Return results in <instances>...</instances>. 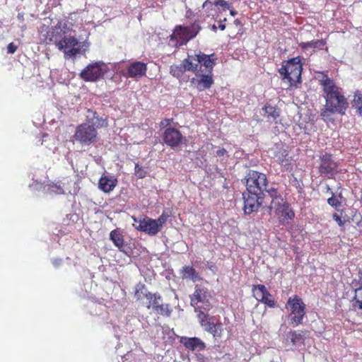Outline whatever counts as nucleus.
<instances>
[{"mask_svg": "<svg viewBox=\"0 0 362 362\" xmlns=\"http://www.w3.org/2000/svg\"><path fill=\"white\" fill-rule=\"evenodd\" d=\"M321 75L319 83L322 89V96L325 100V105L321 110L320 116L325 122H334L333 115L335 113L341 116L346 114L349 107V102L342 93L341 88L336 85L332 78L324 72L321 73Z\"/></svg>", "mask_w": 362, "mask_h": 362, "instance_id": "1", "label": "nucleus"}, {"mask_svg": "<svg viewBox=\"0 0 362 362\" xmlns=\"http://www.w3.org/2000/svg\"><path fill=\"white\" fill-rule=\"evenodd\" d=\"M284 63L279 69L282 81L288 83V88L296 86L301 83L303 64L300 57H293Z\"/></svg>", "mask_w": 362, "mask_h": 362, "instance_id": "2", "label": "nucleus"}, {"mask_svg": "<svg viewBox=\"0 0 362 362\" xmlns=\"http://www.w3.org/2000/svg\"><path fill=\"white\" fill-rule=\"evenodd\" d=\"M66 30L62 28V23L59 22L55 26L52 27L45 36L47 44L54 43L59 50L74 47L78 45V40L74 36L66 37Z\"/></svg>", "mask_w": 362, "mask_h": 362, "instance_id": "3", "label": "nucleus"}, {"mask_svg": "<svg viewBox=\"0 0 362 362\" xmlns=\"http://www.w3.org/2000/svg\"><path fill=\"white\" fill-rule=\"evenodd\" d=\"M285 307L289 311V325L297 327L303 324L306 315V305L299 296L293 295L289 297Z\"/></svg>", "mask_w": 362, "mask_h": 362, "instance_id": "4", "label": "nucleus"}, {"mask_svg": "<svg viewBox=\"0 0 362 362\" xmlns=\"http://www.w3.org/2000/svg\"><path fill=\"white\" fill-rule=\"evenodd\" d=\"M95 124L82 123L76 128L74 138L81 145L89 146L98 140V127H95Z\"/></svg>", "mask_w": 362, "mask_h": 362, "instance_id": "5", "label": "nucleus"}, {"mask_svg": "<svg viewBox=\"0 0 362 362\" xmlns=\"http://www.w3.org/2000/svg\"><path fill=\"white\" fill-rule=\"evenodd\" d=\"M197 317L199 325L204 327L206 332L212 334L214 338H221L222 337L223 328V324L219 320L214 322L215 317L210 316L204 310L197 311Z\"/></svg>", "mask_w": 362, "mask_h": 362, "instance_id": "6", "label": "nucleus"}, {"mask_svg": "<svg viewBox=\"0 0 362 362\" xmlns=\"http://www.w3.org/2000/svg\"><path fill=\"white\" fill-rule=\"evenodd\" d=\"M109 69L103 62H95L89 64L79 74L81 79L87 82H95L103 78Z\"/></svg>", "mask_w": 362, "mask_h": 362, "instance_id": "7", "label": "nucleus"}, {"mask_svg": "<svg viewBox=\"0 0 362 362\" xmlns=\"http://www.w3.org/2000/svg\"><path fill=\"white\" fill-rule=\"evenodd\" d=\"M210 298L211 295L208 289L197 285L193 294L190 296V303L197 313L199 310L209 311L211 308Z\"/></svg>", "mask_w": 362, "mask_h": 362, "instance_id": "8", "label": "nucleus"}, {"mask_svg": "<svg viewBox=\"0 0 362 362\" xmlns=\"http://www.w3.org/2000/svg\"><path fill=\"white\" fill-rule=\"evenodd\" d=\"M200 29L199 24L196 22L189 26L177 25L170 35V40L177 41L179 39L180 45H185L197 36Z\"/></svg>", "mask_w": 362, "mask_h": 362, "instance_id": "9", "label": "nucleus"}, {"mask_svg": "<svg viewBox=\"0 0 362 362\" xmlns=\"http://www.w3.org/2000/svg\"><path fill=\"white\" fill-rule=\"evenodd\" d=\"M267 185L266 175L255 170H250L246 179V189L248 192L264 193Z\"/></svg>", "mask_w": 362, "mask_h": 362, "instance_id": "10", "label": "nucleus"}, {"mask_svg": "<svg viewBox=\"0 0 362 362\" xmlns=\"http://www.w3.org/2000/svg\"><path fill=\"white\" fill-rule=\"evenodd\" d=\"M243 196L244 199V212L246 214H250L258 211L263 204L264 194L247 191L243 194Z\"/></svg>", "mask_w": 362, "mask_h": 362, "instance_id": "11", "label": "nucleus"}, {"mask_svg": "<svg viewBox=\"0 0 362 362\" xmlns=\"http://www.w3.org/2000/svg\"><path fill=\"white\" fill-rule=\"evenodd\" d=\"M147 64L143 62H129L125 69L120 71V74L125 78L139 79L146 76Z\"/></svg>", "mask_w": 362, "mask_h": 362, "instance_id": "12", "label": "nucleus"}, {"mask_svg": "<svg viewBox=\"0 0 362 362\" xmlns=\"http://www.w3.org/2000/svg\"><path fill=\"white\" fill-rule=\"evenodd\" d=\"M338 164L332 159V155L325 153L320 156L319 173L321 175L333 176L337 173Z\"/></svg>", "mask_w": 362, "mask_h": 362, "instance_id": "13", "label": "nucleus"}, {"mask_svg": "<svg viewBox=\"0 0 362 362\" xmlns=\"http://www.w3.org/2000/svg\"><path fill=\"white\" fill-rule=\"evenodd\" d=\"M133 220L134 227L139 231L144 232L151 236L156 235L159 232L158 226L155 219L144 216L139 219L133 217Z\"/></svg>", "mask_w": 362, "mask_h": 362, "instance_id": "14", "label": "nucleus"}, {"mask_svg": "<svg viewBox=\"0 0 362 362\" xmlns=\"http://www.w3.org/2000/svg\"><path fill=\"white\" fill-rule=\"evenodd\" d=\"M183 139L181 132L174 127L166 128L163 134V141L171 148L179 146L182 143Z\"/></svg>", "mask_w": 362, "mask_h": 362, "instance_id": "15", "label": "nucleus"}, {"mask_svg": "<svg viewBox=\"0 0 362 362\" xmlns=\"http://www.w3.org/2000/svg\"><path fill=\"white\" fill-rule=\"evenodd\" d=\"M196 77L190 81L192 86L199 91H203L211 87L214 84L212 74H201L199 71L195 73Z\"/></svg>", "mask_w": 362, "mask_h": 362, "instance_id": "16", "label": "nucleus"}, {"mask_svg": "<svg viewBox=\"0 0 362 362\" xmlns=\"http://www.w3.org/2000/svg\"><path fill=\"white\" fill-rule=\"evenodd\" d=\"M192 59L197 62V64H201L204 66L207 73L212 74L213 69L216 65L215 54H205L200 52L192 57Z\"/></svg>", "mask_w": 362, "mask_h": 362, "instance_id": "17", "label": "nucleus"}, {"mask_svg": "<svg viewBox=\"0 0 362 362\" xmlns=\"http://www.w3.org/2000/svg\"><path fill=\"white\" fill-rule=\"evenodd\" d=\"M275 160L283 166L286 170H292V163L291 159L289 156L288 151L284 148H279L274 156Z\"/></svg>", "mask_w": 362, "mask_h": 362, "instance_id": "18", "label": "nucleus"}, {"mask_svg": "<svg viewBox=\"0 0 362 362\" xmlns=\"http://www.w3.org/2000/svg\"><path fill=\"white\" fill-rule=\"evenodd\" d=\"M181 341L185 347L192 351H203L206 349L205 343L198 337H185L182 338Z\"/></svg>", "mask_w": 362, "mask_h": 362, "instance_id": "19", "label": "nucleus"}, {"mask_svg": "<svg viewBox=\"0 0 362 362\" xmlns=\"http://www.w3.org/2000/svg\"><path fill=\"white\" fill-rule=\"evenodd\" d=\"M117 184V180L112 176L103 175L98 181L99 189L105 193L112 192Z\"/></svg>", "mask_w": 362, "mask_h": 362, "instance_id": "20", "label": "nucleus"}, {"mask_svg": "<svg viewBox=\"0 0 362 362\" xmlns=\"http://www.w3.org/2000/svg\"><path fill=\"white\" fill-rule=\"evenodd\" d=\"M110 239L120 252L127 255V252L124 250L125 244L124 235L119 228L114 229L110 232Z\"/></svg>", "mask_w": 362, "mask_h": 362, "instance_id": "21", "label": "nucleus"}, {"mask_svg": "<svg viewBox=\"0 0 362 362\" xmlns=\"http://www.w3.org/2000/svg\"><path fill=\"white\" fill-rule=\"evenodd\" d=\"M275 214L281 218V222L288 221L294 218L295 213L291 208V204L288 202L284 204L280 209L275 211Z\"/></svg>", "mask_w": 362, "mask_h": 362, "instance_id": "22", "label": "nucleus"}, {"mask_svg": "<svg viewBox=\"0 0 362 362\" xmlns=\"http://www.w3.org/2000/svg\"><path fill=\"white\" fill-rule=\"evenodd\" d=\"M86 123L95 124V127L98 128L107 126L106 120L103 119L102 117H99L98 113L91 109L87 110Z\"/></svg>", "mask_w": 362, "mask_h": 362, "instance_id": "23", "label": "nucleus"}, {"mask_svg": "<svg viewBox=\"0 0 362 362\" xmlns=\"http://www.w3.org/2000/svg\"><path fill=\"white\" fill-rule=\"evenodd\" d=\"M181 274L182 279H189L194 282L202 279L195 269L191 266L183 267L181 270Z\"/></svg>", "mask_w": 362, "mask_h": 362, "instance_id": "24", "label": "nucleus"}, {"mask_svg": "<svg viewBox=\"0 0 362 362\" xmlns=\"http://www.w3.org/2000/svg\"><path fill=\"white\" fill-rule=\"evenodd\" d=\"M264 115L268 119L276 120L280 115V110L276 106H272L270 104H265L262 107Z\"/></svg>", "mask_w": 362, "mask_h": 362, "instance_id": "25", "label": "nucleus"}, {"mask_svg": "<svg viewBox=\"0 0 362 362\" xmlns=\"http://www.w3.org/2000/svg\"><path fill=\"white\" fill-rule=\"evenodd\" d=\"M252 296L255 298L257 300L259 301V299L264 297V296H269V292L267 289L264 285L263 284H254L252 286Z\"/></svg>", "mask_w": 362, "mask_h": 362, "instance_id": "26", "label": "nucleus"}, {"mask_svg": "<svg viewBox=\"0 0 362 362\" xmlns=\"http://www.w3.org/2000/svg\"><path fill=\"white\" fill-rule=\"evenodd\" d=\"M339 214L334 213L332 214V218L341 228H343L347 222L350 221L351 218L346 214L344 209L339 210Z\"/></svg>", "mask_w": 362, "mask_h": 362, "instance_id": "27", "label": "nucleus"}, {"mask_svg": "<svg viewBox=\"0 0 362 362\" xmlns=\"http://www.w3.org/2000/svg\"><path fill=\"white\" fill-rule=\"evenodd\" d=\"M352 107L356 110L357 115L362 117V93L360 91L355 93Z\"/></svg>", "mask_w": 362, "mask_h": 362, "instance_id": "28", "label": "nucleus"}, {"mask_svg": "<svg viewBox=\"0 0 362 362\" xmlns=\"http://www.w3.org/2000/svg\"><path fill=\"white\" fill-rule=\"evenodd\" d=\"M148 296L149 297L150 300H152V303H151V304L146 305V308L147 309L152 308L153 310L155 312L162 301V297L158 293H148Z\"/></svg>", "mask_w": 362, "mask_h": 362, "instance_id": "29", "label": "nucleus"}, {"mask_svg": "<svg viewBox=\"0 0 362 362\" xmlns=\"http://www.w3.org/2000/svg\"><path fill=\"white\" fill-rule=\"evenodd\" d=\"M352 306L354 308L362 310V287L355 289V293L352 300Z\"/></svg>", "mask_w": 362, "mask_h": 362, "instance_id": "30", "label": "nucleus"}, {"mask_svg": "<svg viewBox=\"0 0 362 362\" xmlns=\"http://www.w3.org/2000/svg\"><path fill=\"white\" fill-rule=\"evenodd\" d=\"M306 331L299 330V331H290L288 333L291 342L295 344L298 341L303 340V337L306 334Z\"/></svg>", "mask_w": 362, "mask_h": 362, "instance_id": "31", "label": "nucleus"}, {"mask_svg": "<svg viewBox=\"0 0 362 362\" xmlns=\"http://www.w3.org/2000/svg\"><path fill=\"white\" fill-rule=\"evenodd\" d=\"M155 313L164 317H170L172 313V309L169 304L160 303Z\"/></svg>", "mask_w": 362, "mask_h": 362, "instance_id": "32", "label": "nucleus"}, {"mask_svg": "<svg viewBox=\"0 0 362 362\" xmlns=\"http://www.w3.org/2000/svg\"><path fill=\"white\" fill-rule=\"evenodd\" d=\"M192 57H191L192 60L189 58L185 59L182 60V64H180L185 69V71H191L194 73L197 71L198 64H194Z\"/></svg>", "mask_w": 362, "mask_h": 362, "instance_id": "33", "label": "nucleus"}, {"mask_svg": "<svg viewBox=\"0 0 362 362\" xmlns=\"http://www.w3.org/2000/svg\"><path fill=\"white\" fill-rule=\"evenodd\" d=\"M286 203H288V202L285 200L281 195L280 197L275 198L271 201L269 209L270 210L274 209V211H276L278 209H280L281 207H282Z\"/></svg>", "mask_w": 362, "mask_h": 362, "instance_id": "34", "label": "nucleus"}, {"mask_svg": "<svg viewBox=\"0 0 362 362\" xmlns=\"http://www.w3.org/2000/svg\"><path fill=\"white\" fill-rule=\"evenodd\" d=\"M148 292L145 284H139L135 287L134 298L136 300H140L143 296L145 297V293Z\"/></svg>", "mask_w": 362, "mask_h": 362, "instance_id": "35", "label": "nucleus"}, {"mask_svg": "<svg viewBox=\"0 0 362 362\" xmlns=\"http://www.w3.org/2000/svg\"><path fill=\"white\" fill-rule=\"evenodd\" d=\"M185 72V69L180 64V65L174 64V65L170 66V74L177 78L182 77Z\"/></svg>", "mask_w": 362, "mask_h": 362, "instance_id": "36", "label": "nucleus"}, {"mask_svg": "<svg viewBox=\"0 0 362 362\" xmlns=\"http://www.w3.org/2000/svg\"><path fill=\"white\" fill-rule=\"evenodd\" d=\"M259 302H261L265 305H267L269 308H275L277 305L276 301L273 298L272 295L269 293V296H264V297L259 299Z\"/></svg>", "mask_w": 362, "mask_h": 362, "instance_id": "37", "label": "nucleus"}, {"mask_svg": "<svg viewBox=\"0 0 362 362\" xmlns=\"http://www.w3.org/2000/svg\"><path fill=\"white\" fill-rule=\"evenodd\" d=\"M70 47H71V49H62L64 53V58L66 59L75 57L81 52L80 47H76V46Z\"/></svg>", "mask_w": 362, "mask_h": 362, "instance_id": "38", "label": "nucleus"}, {"mask_svg": "<svg viewBox=\"0 0 362 362\" xmlns=\"http://www.w3.org/2000/svg\"><path fill=\"white\" fill-rule=\"evenodd\" d=\"M47 190L49 193H54L56 194H64V190L63 187L57 183H50L47 185Z\"/></svg>", "mask_w": 362, "mask_h": 362, "instance_id": "39", "label": "nucleus"}, {"mask_svg": "<svg viewBox=\"0 0 362 362\" xmlns=\"http://www.w3.org/2000/svg\"><path fill=\"white\" fill-rule=\"evenodd\" d=\"M327 191H330L332 194V197L327 199V204L332 207L337 209L341 206V202L334 197V192L331 190L329 186H327Z\"/></svg>", "mask_w": 362, "mask_h": 362, "instance_id": "40", "label": "nucleus"}, {"mask_svg": "<svg viewBox=\"0 0 362 362\" xmlns=\"http://www.w3.org/2000/svg\"><path fill=\"white\" fill-rule=\"evenodd\" d=\"M266 191L268 193L270 198L272 199V200H273L274 199L277 198L281 195L279 193V192L278 191V189L274 187H271V188L267 189Z\"/></svg>", "mask_w": 362, "mask_h": 362, "instance_id": "41", "label": "nucleus"}, {"mask_svg": "<svg viewBox=\"0 0 362 362\" xmlns=\"http://www.w3.org/2000/svg\"><path fill=\"white\" fill-rule=\"evenodd\" d=\"M167 216L164 214L160 215L158 219H155V221H156V223L158 226L159 231L162 228L163 224L166 222Z\"/></svg>", "mask_w": 362, "mask_h": 362, "instance_id": "42", "label": "nucleus"}, {"mask_svg": "<svg viewBox=\"0 0 362 362\" xmlns=\"http://www.w3.org/2000/svg\"><path fill=\"white\" fill-rule=\"evenodd\" d=\"M313 48L322 49L326 45V41L323 39H321L313 40Z\"/></svg>", "mask_w": 362, "mask_h": 362, "instance_id": "43", "label": "nucleus"}, {"mask_svg": "<svg viewBox=\"0 0 362 362\" xmlns=\"http://www.w3.org/2000/svg\"><path fill=\"white\" fill-rule=\"evenodd\" d=\"M214 4L216 6L224 7L228 9H230V8L231 7V4L226 1L225 0H217L214 1Z\"/></svg>", "mask_w": 362, "mask_h": 362, "instance_id": "44", "label": "nucleus"}, {"mask_svg": "<svg viewBox=\"0 0 362 362\" xmlns=\"http://www.w3.org/2000/svg\"><path fill=\"white\" fill-rule=\"evenodd\" d=\"M354 218H356V224L358 226L361 227L362 226V216H361V214L359 212L356 211L354 215L353 216V219Z\"/></svg>", "mask_w": 362, "mask_h": 362, "instance_id": "45", "label": "nucleus"}, {"mask_svg": "<svg viewBox=\"0 0 362 362\" xmlns=\"http://www.w3.org/2000/svg\"><path fill=\"white\" fill-rule=\"evenodd\" d=\"M313 40H311V41H308V42H300L299 44V46L301 47V49H303L304 50H307L309 48H313Z\"/></svg>", "mask_w": 362, "mask_h": 362, "instance_id": "46", "label": "nucleus"}, {"mask_svg": "<svg viewBox=\"0 0 362 362\" xmlns=\"http://www.w3.org/2000/svg\"><path fill=\"white\" fill-rule=\"evenodd\" d=\"M17 48H18L17 45H16L13 42L9 43L7 47L8 53H9V54L15 53L17 50Z\"/></svg>", "mask_w": 362, "mask_h": 362, "instance_id": "47", "label": "nucleus"}, {"mask_svg": "<svg viewBox=\"0 0 362 362\" xmlns=\"http://www.w3.org/2000/svg\"><path fill=\"white\" fill-rule=\"evenodd\" d=\"M173 120V119H163L160 122V127L163 128L167 127L171 124Z\"/></svg>", "mask_w": 362, "mask_h": 362, "instance_id": "48", "label": "nucleus"}, {"mask_svg": "<svg viewBox=\"0 0 362 362\" xmlns=\"http://www.w3.org/2000/svg\"><path fill=\"white\" fill-rule=\"evenodd\" d=\"M216 156H218V157H222V156H228L227 151L225 148H223L216 151Z\"/></svg>", "mask_w": 362, "mask_h": 362, "instance_id": "49", "label": "nucleus"}, {"mask_svg": "<svg viewBox=\"0 0 362 362\" xmlns=\"http://www.w3.org/2000/svg\"><path fill=\"white\" fill-rule=\"evenodd\" d=\"M141 170V168L139 167L138 164H136L135 165V171L136 174H139V177H145V175H143L142 173H139V171Z\"/></svg>", "mask_w": 362, "mask_h": 362, "instance_id": "50", "label": "nucleus"}, {"mask_svg": "<svg viewBox=\"0 0 362 362\" xmlns=\"http://www.w3.org/2000/svg\"><path fill=\"white\" fill-rule=\"evenodd\" d=\"M148 293L149 292L145 293V298H146V300H147V302L146 303V306L148 305L149 304H151V303H152V300H150L149 297L148 296Z\"/></svg>", "mask_w": 362, "mask_h": 362, "instance_id": "51", "label": "nucleus"}, {"mask_svg": "<svg viewBox=\"0 0 362 362\" xmlns=\"http://www.w3.org/2000/svg\"><path fill=\"white\" fill-rule=\"evenodd\" d=\"M218 28L221 30H224L226 29V25L222 23L221 22H220L219 24H218Z\"/></svg>", "mask_w": 362, "mask_h": 362, "instance_id": "52", "label": "nucleus"}, {"mask_svg": "<svg viewBox=\"0 0 362 362\" xmlns=\"http://www.w3.org/2000/svg\"><path fill=\"white\" fill-rule=\"evenodd\" d=\"M230 13L231 16H235L237 14V11H235V10H230Z\"/></svg>", "mask_w": 362, "mask_h": 362, "instance_id": "53", "label": "nucleus"}, {"mask_svg": "<svg viewBox=\"0 0 362 362\" xmlns=\"http://www.w3.org/2000/svg\"><path fill=\"white\" fill-rule=\"evenodd\" d=\"M211 4V2H210V1H208V0H206V1L203 4V6H203V8H204L205 6H207V4Z\"/></svg>", "mask_w": 362, "mask_h": 362, "instance_id": "54", "label": "nucleus"}]
</instances>
